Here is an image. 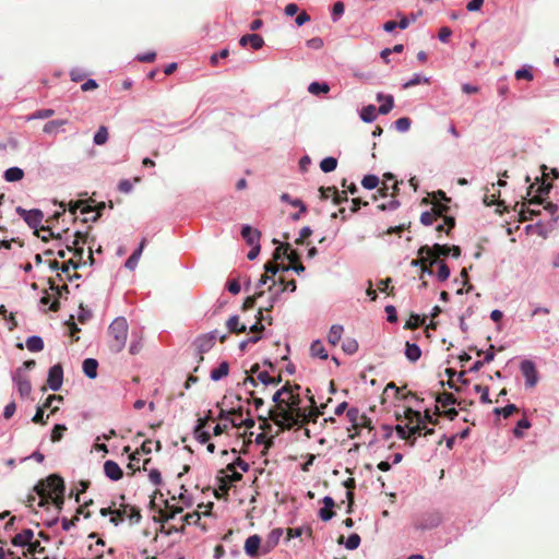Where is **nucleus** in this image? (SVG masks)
<instances>
[{
  "instance_id": "1",
  "label": "nucleus",
  "mask_w": 559,
  "mask_h": 559,
  "mask_svg": "<svg viewBox=\"0 0 559 559\" xmlns=\"http://www.w3.org/2000/svg\"><path fill=\"white\" fill-rule=\"evenodd\" d=\"M286 258L289 260V265L280 266L278 264L273 263V262H267L264 265L265 273L261 276L258 287L265 285L269 280H272V285L269 287V289L271 290L272 287L276 284V281L274 280V277L280 270L288 271V270L293 269L297 273L305 271V266L299 261V254L297 251L290 249Z\"/></svg>"
},
{
  "instance_id": "2",
  "label": "nucleus",
  "mask_w": 559,
  "mask_h": 559,
  "mask_svg": "<svg viewBox=\"0 0 559 559\" xmlns=\"http://www.w3.org/2000/svg\"><path fill=\"white\" fill-rule=\"evenodd\" d=\"M34 490L39 496L38 507L44 508L49 504V498L56 492L64 491L66 486L61 476L51 474L45 480L38 481Z\"/></svg>"
},
{
  "instance_id": "3",
  "label": "nucleus",
  "mask_w": 559,
  "mask_h": 559,
  "mask_svg": "<svg viewBox=\"0 0 559 559\" xmlns=\"http://www.w3.org/2000/svg\"><path fill=\"white\" fill-rule=\"evenodd\" d=\"M285 386H288L289 393L284 395V407H287L286 409L288 413H290L293 420H285V424H283V431L293 429L297 425V420L301 421L300 419L294 420V418L299 417L298 413L301 409V399L299 395L300 385H292L289 382H287Z\"/></svg>"
},
{
  "instance_id": "4",
  "label": "nucleus",
  "mask_w": 559,
  "mask_h": 559,
  "mask_svg": "<svg viewBox=\"0 0 559 559\" xmlns=\"http://www.w3.org/2000/svg\"><path fill=\"white\" fill-rule=\"evenodd\" d=\"M128 329V322L123 317H118L111 322L108 328V334L110 336L109 347L112 352L119 353L124 348Z\"/></svg>"
},
{
  "instance_id": "5",
  "label": "nucleus",
  "mask_w": 559,
  "mask_h": 559,
  "mask_svg": "<svg viewBox=\"0 0 559 559\" xmlns=\"http://www.w3.org/2000/svg\"><path fill=\"white\" fill-rule=\"evenodd\" d=\"M288 392V386H283L275 392L272 400L275 403V407L269 411V418L280 427L283 431V424L285 420H293L290 413L287 412V407H284V395Z\"/></svg>"
},
{
  "instance_id": "6",
  "label": "nucleus",
  "mask_w": 559,
  "mask_h": 559,
  "mask_svg": "<svg viewBox=\"0 0 559 559\" xmlns=\"http://www.w3.org/2000/svg\"><path fill=\"white\" fill-rule=\"evenodd\" d=\"M242 479V475L238 472H234L231 474H225L224 471H219L216 477L217 488L214 491V495L217 499L227 500L228 491L231 487L233 483L239 481Z\"/></svg>"
},
{
  "instance_id": "7",
  "label": "nucleus",
  "mask_w": 559,
  "mask_h": 559,
  "mask_svg": "<svg viewBox=\"0 0 559 559\" xmlns=\"http://www.w3.org/2000/svg\"><path fill=\"white\" fill-rule=\"evenodd\" d=\"M126 518L132 523H139L142 519L140 509L131 504L121 503L116 509L115 516H111L109 521L115 526H118Z\"/></svg>"
},
{
  "instance_id": "8",
  "label": "nucleus",
  "mask_w": 559,
  "mask_h": 559,
  "mask_svg": "<svg viewBox=\"0 0 559 559\" xmlns=\"http://www.w3.org/2000/svg\"><path fill=\"white\" fill-rule=\"evenodd\" d=\"M405 418L408 421L407 429L409 435V443L411 445H414L416 441L415 436L423 433V430L425 429V423H423V416L420 412L414 411L411 407L405 409Z\"/></svg>"
},
{
  "instance_id": "9",
  "label": "nucleus",
  "mask_w": 559,
  "mask_h": 559,
  "mask_svg": "<svg viewBox=\"0 0 559 559\" xmlns=\"http://www.w3.org/2000/svg\"><path fill=\"white\" fill-rule=\"evenodd\" d=\"M104 209H105L104 202H102L98 205H96L95 207H93L86 201L78 200L75 202L70 203L69 212L71 214H75L76 211L80 210L81 214H83V215H87L90 213L96 212L93 216L83 218V222H88V221L96 222L100 217V213Z\"/></svg>"
},
{
  "instance_id": "10",
  "label": "nucleus",
  "mask_w": 559,
  "mask_h": 559,
  "mask_svg": "<svg viewBox=\"0 0 559 559\" xmlns=\"http://www.w3.org/2000/svg\"><path fill=\"white\" fill-rule=\"evenodd\" d=\"M217 336L218 332L212 331L210 333L202 334L195 338L194 346L198 353L199 362L203 360V355L212 349Z\"/></svg>"
},
{
  "instance_id": "11",
  "label": "nucleus",
  "mask_w": 559,
  "mask_h": 559,
  "mask_svg": "<svg viewBox=\"0 0 559 559\" xmlns=\"http://www.w3.org/2000/svg\"><path fill=\"white\" fill-rule=\"evenodd\" d=\"M310 403H311V406H310L309 411L301 408L298 413L299 417L294 418V420H296V419L301 420V421L297 420L298 423L295 427L300 428L309 423H316L317 419L319 418V416L322 414V411L317 406L313 396L310 397Z\"/></svg>"
},
{
  "instance_id": "12",
  "label": "nucleus",
  "mask_w": 559,
  "mask_h": 559,
  "mask_svg": "<svg viewBox=\"0 0 559 559\" xmlns=\"http://www.w3.org/2000/svg\"><path fill=\"white\" fill-rule=\"evenodd\" d=\"M418 254H426L430 260V265H433L440 257L450 254V247L448 245L435 243L432 247L428 245L421 246L418 249Z\"/></svg>"
},
{
  "instance_id": "13",
  "label": "nucleus",
  "mask_w": 559,
  "mask_h": 559,
  "mask_svg": "<svg viewBox=\"0 0 559 559\" xmlns=\"http://www.w3.org/2000/svg\"><path fill=\"white\" fill-rule=\"evenodd\" d=\"M55 401L61 403L63 401V396L62 395H57V394L49 395L46 399L45 403L41 406L37 407L36 413H35V415L32 418V421L34 424H38V425H46L47 424V419L49 418V415H47L46 419L44 418L45 409L48 408V407H51V402H55Z\"/></svg>"
},
{
  "instance_id": "14",
  "label": "nucleus",
  "mask_w": 559,
  "mask_h": 559,
  "mask_svg": "<svg viewBox=\"0 0 559 559\" xmlns=\"http://www.w3.org/2000/svg\"><path fill=\"white\" fill-rule=\"evenodd\" d=\"M13 382L16 384L21 397L28 396L32 391L29 378L23 373L22 368H19L13 377Z\"/></svg>"
},
{
  "instance_id": "15",
  "label": "nucleus",
  "mask_w": 559,
  "mask_h": 559,
  "mask_svg": "<svg viewBox=\"0 0 559 559\" xmlns=\"http://www.w3.org/2000/svg\"><path fill=\"white\" fill-rule=\"evenodd\" d=\"M521 372L525 377L526 386L533 388L536 385L538 381V374L533 361L523 360L521 362Z\"/></svg>"
},
{
  "instance_id": "16",
  "label": "nucleus",
  "mask_w": 559,
  "mask_h": 559,
  "mask_svg": "<svg viewBox=\"0 0 559 559\" xmlns=\"http://www.w3.org/2000/svg\"><path fill=\"white\" fill-rule=\"evenodd\" d=\"M63 369L57 364L49 369L47 384L52 391H58L62 385Z\"/></svg>"
},
{
  "instance_id": "17",
  "label": "nucleus",
  "mask_w": 559,
  "mask_h": 559,
  "mask_svg": "<svg viewBox=\"0 0 559 559\" xmlns=\"http://www.w3.org/2000/svg\"><path fill=\"white\" fill-rule=\"evenodd\" d=\"M552 188L551 183H545V181L542 182V185L537 188V195H534L527 201V204L530 205H542L545 202V197H547L550 193V190Z\"/></svg>"
},
{
  "instance_id": "18",
  "label": "nucleus",
  "mask_w": 559,
  "mask_h": 559,
  "mask_svg": "<svg viewBox=\"0 0 559 559\" xmlns=\"http://www.w3.org/2000/svg\"><path fill=\"white\" fill-rule=\"evenodd\" d=\"M104 473L111 480H119L123 476L121 467L115 461H106L104 463Z\"/></svg>"
},
{
  "instance_id": "19",
  "label": "nucleus",
  "mask_w": 559,
  "mask_h": 559,
  "mask_svg": "<svg viewBox=\"0 0 559 559\" xmlns=\"http://www.w3.org/2000/svg\"><path fill=\"white\" fill-rule=\"evenodd\" d=\"M241 236L249 246L260 245L261 231L249 225L242 227Z\"/></svg>"
},
{
  "instance_id": "20",
  "label": "nucleus",
  "mask_w": 559,
  "mask_h": 559,
  "mask_svg": "<svg viewBox=\"0 0 559 559\" xmlns=\"http://www.w3.org/2000/svg\"><path fill=\"white\" fill-rule=\"evenodd\" d=\"M261 547V537L257 534L249 536L245 543V551L250 557H258Z\"/></svg>"
},
{
  "instance_id": "21",
  "label": "nucleus",
  "mask_w": 559,
  "mask_h": 559,
  "mask_svg": "<svg viewBox=\"0 0 559 559\" xmlns=\"http://www.w3.org/2000/svg\"><path fill=\"white\" fill-rule=\"evenodd\" d=\"M239 44L242 47L250 45L252 47V49L259 50L263 47L264 39L262 38V36L258 35V34H246L240 38Z\"/></svg>"
},
{
  "instance_id": "22",
  "label": "nucleus",
  "mask_w": 559,
  "mask_h": 559,
  "mask_svg": "<svg viewBox=\"0 0 559 559\" xmlns=\"http://www.w3.org/2000/svg\"><path fill=\"white\" fill-rule=\"evenodd\" d=\"M34 538V532L31 528H25L21 533L16 534L11 539V544L16 547L28 546Z\"/></svg>"
},
{
  "instance_id": "23",
  "label": "nucleus",
  "mask_w": 559,
  "mask_h": 559,
  "mask_svg": "<svg viewBox=\"0 0 559 559\" xmlns=\"http://www.w3.org/2000/svg\"><path fill=\"white\" fill-rule=\"evenodd\" d=\"M346 417L352 424V428L355 430V433L349 435V438L354 439L358 435V423L360 419L365 418V414H361L358 408L353 407L347 411Z\"/></svg>"
},
{
  "instance_id": "24",
  "label": "nucleus",
  "mask_w": 559,
  "mask_h": 559,
  "mask_svg": "<svg viewBox=\"0 0 559 559\" xmlns=\"http://www.w3.org/2000/svg\"><path fill=\"white\" fill-rule=\"evenodd\" d=\"M324 507L320 509L319 516L322 521H330L334 516L333 508L335 507V501L331 497H324L322 500Z\"/></svg>"
},
{
  "instance_id": "25",
  "label": "nucleus",
  "mask_w": 559,
  "mask_h": 559,
  "mask_svg": "<svg viewBox=\"0 0 559 559\" xmlns=\"http://www.w3.org/2000/svg\"><path fill=\"white\" fill-rule=\"evenodd\" d=\"M44 214L40 210H29L27 212L24 221L27 223V225L31 228H34L35 230L38 229L40 223L43 222Z\"/></svg>"
},
{
  "instance_id": "26",
  "label": "nucleus",
  "mask_w": 559,
  "mask_h": 559,
  "mask_svg": "<svg viewBox=\"0 0 559 559\" xmlns=\"http://www.w3.org/2000/svg\"><path fill=\"white\" fill-rule=\"evenodd\" d=\"M146 245V239H142V241L140 242V246L139 248L127 259L126 263H124V266L129 270H134L138 265V262H139V259L142 254V251L144 249Z\"/></svg>"
},
{
  "instance_id": "27",
  "label": "nucleus",
  "mask_w": 559,
  "mask_h": 559,
  "mask_svg": "<svg viewBox=\"0 0 559 559\" xmlns=\"http://www.w3.org/2000/svg\"><path fill=\"white\" fill-rule=\"evenodd\" d=\"M226 326H227L229 333H235V334L243 333L247 330L246 324L240 322V319L238 316L230 317L226 322Z\"/></svg>"
},
{
  "instance_id": "28",
  "label": "nucleus",
  "mask_w": 559,
  "mask_h": 559,
  "mask_svg": "<svg viewBox=\"0 0 559 559\" xmlns=\"http://www.w3.org/2000/svg\"><path fill=\"white\" fill-rule=\"evenodd\" d=\"M377 99L379 102H384L379 108H378V112L381 114V115H388L392 108H393V105H394V99H393V96L391 95H383L381 93H379L377 95Z\"/></svg>"
},
{
  "instance_id": "29",
  "label": "nucleus",
  "mask_w": 559,
  "mask_h": 559,
  "mask_svg": "<svg viewBox=\"0 0 559 559\" xmlns=\"http://www.w3.org/2000/svg\"><path fill=\"white\" fill-rule=\"evenodd\" d=\"M405 356L411 362H416L421 356V349L415 343L406 342Z\"/></svg>"
},
{
  "instance_id": "30",
  "label": "nucleus",
  "mask_w": 559,
  "mask_h": 559,
  "mask_svg": "<svg viewBox=\"0 0 559 559\" xmlns=\"http://www.w3.org/2000/svg\"><path fill=\"white\" fill-rule=\"evenodd\" d=\"M97 368H98V362L94 358H86L83 361V372L90 379H95L97 377Z\"/></svg>"
},
{
  "instance_id": "31",
  "label": "nucleus",
  "mask_w": 559,
  "mask_h": 559,
  "mask_svg": "<svg viewBox=\"0 0 559 559\" xmlns=\"http://www.w3.org/2000/svg\"><path fill=\"white\" fill-rule=\"evenodd\" d=\"M343 332H344V329L342 325H340V324L332 325L329 331V334H328V342L333 346L337 345L342 338Z\"/></svg>"
},
{
  "instance_id": "32",
  "label": "nucleus",
  "mask_w": 559,
  "mask_h": 559,
  "mask_svg": "<svg viewBox=\"0 0 559 559\" xmlns=\"http://www.w3.org/2000/svg\"><path fill=\"white\" fill-rule=\"evenodd\" d=\"M310 354L312 357H318L320 359H328L329 357L328 352L325 350L322 342L319 340L312 342L310 346Z\"/></svg>"
},
{
  "instance_id": "33",
  "label": "nucleus",
  "mask_w": 559,
  "mask_h": 559,
  "mask_svg": "<svg viewBox=\"0 0 559 559\" xmlns=\"http://www.w3.org/2000/svg\"><path fill=\"white\" fill-rule=\"evenodd\" d=\"M229 372V365L227 361H222L216 369L211 371V379L213 381H218L226 377Z\"/></svg>"
},
{
  "instance_id": "34",
  "label": "nucleus",
  "mask_w": 559,
  "mask_h": 559,
  "mask_svg": "<svg viewBox=\"0 0 559 559\" xmlns=\"http://www.w3.org/2000/svg\"><path fill=\"white\" fill-rule=\"evenodd\" d=\"M378 109L374 105L365 106L360 111V118L365 122H372L377 118Z\"/></svg>"
},
{
  "instance_id": "35",
  "label": "nucleus",
  "mask_w": 559,
  "mask_h": 559,
  "mask_svg": "<svg viewBox=\"0 0 559 559\" xmlns=\"http://www.w3.org/2000/svg\"><path fill=\"white\" fill-rule=\"evenodd\" d=\"M455 226V219L452 216H444L442 218V223L438 224L436 230L438 233L444 231L447 235H450L451 230Z\"/></svg>"
},
{
  "instance_id": "36",
  "label": "nucleus",
  "mask_w": 559,
  "mask_h": 559,
  "mask_svg": "<svg viewBox=\"0 0 559 559\" xmlns=\"http://www.w3.org/2000/svg\"><path fill=\"white\" fill-rule=\"evenodd\" d=\"M24 171L19 167H11L5 170L4 179L9 182H14L23 179Z\"/></svg>"
},
{
  "instance_id": "37",
  "label": "nucleus",
  "mask_w": 559,
  "mask_h": 559,
  "mask_svg": "<svg viewBox=\"0 0 559 559\" xmlns=\"http://www.w3.org/2000/svg\"><path fill=\"white\" fill-rule=\"evenodd\" d=\"M68 121L67 120H63V119H58V120H51V121H48L44 128H43V131L47 134H56L58 133L59 131V128L64 126Z\"/></svg>"
},
{
  "instance_id": "38",
  "label": "nucleus",
  "mask_w": 559,
  "mask_h": 559,
  "mask_svg": "<svg viewBox=\"0 0 559 559\" xmlns=\"http://www.w3.org/2000/svg\"><path fill=\"white\" fill-rule=\"evenodd\" d=\"M436 401L441 404L442 407H448L449 405L457 404L461 405V402H457L455 396L452 393L443 392L436 397Z\"/></svg>"
},
{
  "instance_id": "39",
  "label": "nucleus",
  "mask_w": 559,
  "mask_h": 559,
  "mask_svg": "<svg viewBox=\"0 0 559 559\" xmlns=\"http://www.w3.org/2000/svg\"><path fill=\"white\" fill-rule=\"evenodd\" d=\"M34 234H35L38 238H40L43 241H45V242H48L50 238H56V239H58V238H60V237H61V235H60V234H57V235H56V234L50 229V227H45V226H41L39 230H38V229H36V230L34 231Z\"/></svg>"
},
{
  "instance_id": "40",
  "label": "nucleus",
  "mask_w": 559,
  "mask_h": 559,
  "mask_svg": "<svg viewBox=\"0 0 559 559\" xmlns=\"http://www.w3.org/2000/svg\"><path fill=\"white\" fill-rule=\"evenodd\" d=\"M67 250L74 253V257L76 261L81 263V260L83 259L84 249L80 245V241L78 239H74L71 245H67Z\"/></svg>"
},
{
  "instance_id": "41",
  "label": "nucleus",
  "mask_w": 559,
  "mask_h": 559,
  "mask_svg": "<svg viewBox=\"0 0 559 559\" xmlns=\"http://www.w3.org/2000/svg\"><path fill=\"white\" fill-rule=\"evenodd\" d=\"M26 347L31 352H40L44 348V342L39 336H31L26 340Z\"/></svg>"
},
{
  "instance_id": "42",
  "label": "nucleus",
  "mask_w": 559,
  "mask_h": 559,
  "mask_svg": "<svg viewBox=\"0 0 559 559\" xmlns=\"http://www.w3.org/2000/svg\"><path fill=\"white\" fill-rule=\"evenodd\" d=\"M258 380L261 381L265 385H267V384L277 385L282 381V377L277 376L274 378V377H271L266 371H261L258 373Z\"/></svg>"
},
{
  "instance_id": "43",
  "label": "nucleus",
  "mask_w": 559,
  "mask_h": 559,
  "mask_svg": "<svg viewBox=\"0 0 559 559\" xmlns=\"http://www.w3.org/2000/svg\"><path fill=\"white\" fill-rule=\"evenodd\" d=\"M524 206H525V204H522V207L520 210V222H525V221L532 219L533 216H537L540 214L539 210L530 207L531 206L530 204L526 209H524Z\"/></svg>"
},
{
  "instance_id": "44",
  "label": "nucleus",
  "mask_w": 559,
  "mask_h": 559,
  "mask_svg": "<svg viewBox=\"0 0 559 559\" xmlns=\"http://www.w3.org/2000/svg\"><path fill=\"white\" fill-rule=\"evenodd\" d=\"M342 349L347 355H354L358 350V342L355 338L347 337L342 344Z\"/></svg>"
},
{
  "instance_id": "45",
  "label": "nucleus",
  "mask_w": 559,
  "mask_h": 559,
  "mask_svg": "<svg viewBox=\"0 0 559 559\" xmlns=\"http://www.w3.org/2000/svg\"><path fill=\"white\" fill-rule=\"evenodd\" d=\"M425 323V318H420L418 314H412L409 319L406 321L404 329L406 330H415L421 326Z\"/></svg>"
},
{
  "instance_id": "46",
  "label": "nucleus",
  "mask_w": 559,
  "mask_h": 559,
  "mask_svg": "<svg viewBox=\"0 0 559 559\" xmlns=\"http://www.w3.org/2000/svg\"><path fill=\"white\" fill-rule=\"evenodd\" d=\"M439 219L436 211H426L420 215V223L425 226H430Z\"/></svg>"
},
{
  "instance_id": "47",
  "label": "nucleus",
  "mask_w": 559,
  "mask_h": 559,
  "mask_svg": "<svg viewBox=\"0 0 559 559\" xmlns=\"http://www.w3.org/2000/svg\"><path fill=\"white\" fill-rule=\"evenodd\" d=\"M329 192H331L333 194V203L338 205V204H342L343 202H346L347 201V193L346 191H342L340 192L336 187H328V190Z\"/></svg>"
},
{
  "instance_id": "48",
  "label": "nucleus",
  "mask_w": 559,
  "mask_h": 559,
  "mask_svg": "<svg viewBox=\"0 0 559 559\" xmlns=\"http://www.w3.org/2000/svg\"><path fill=\"white\" fill-rule=\"evenodd\" d=\"M531 427V423L527 418H522L518 421L515 428L513 429V435L515 438H523L524 433H523V430L524 429H528Z\"/></svg>"
},
{
  "instance_id": "49",
  "label": "nucleus",
  "mask_w": 559,
  "mask_h": 559,
  "mask_svg": "<svg viewBox=\"0 0 559 559\" xmlns=\"http://www.w3.org/2000/svg\"><path fill=\"white\" fill-rule=\"evenodd\" d=\"M108 140V129L105 126H100L94 135V143L96 145H104Z\"/></svg>"
},
{
  "instance_id": "50",
  "label": "nucleus",
  "mask_w": 559,
  "mask_h": 559,
  "mask_svg": "<svg viewBox=\"0 0 559 559\" xmlns=\"http://www.w3.org/2000/svg\"><path fill=\"white\" fill-rule=\"evenodd\" d=\"M44 551L45 547H43L38 540L32 539L23 555L27 557L28 555L34 556L35 554H43Z\"/></svg>"
},
{
  "instance_id": "51",
  "label": "nucleus",
  "mask_w": 559,
  "mask_h": 559,
  "mask_svg": "<svg viewBox=\"0 0 559 559\" xmlns=\"http://www.w3.org/2000/svg\"><path fill=\"white\" fill-rule=\"evenodd\" d=\"M337 166V160L334 157H325L320 163V168L323 173H331L335 170Z\"/></svg>"
},
{
  "instance_id": "52",
  "label": "nucleus",
  "mask_w": 559,
  "mask_h": 559,
  "mask_svg": "<svg viewBox=\"0 0 559 559\" xmlns=\"http://www.w3.org/2000/svg\"><path fill=\"white\" fill-rule=\"evenodd\" d=\"M379 182V178L376 175H366L361 180L362 187L368 190L377 188Z\"/></svg>"
},
{
  "instance_id": "53",
  "label": "nucleus",
  "mask_w": 559,
  "mask_h": 559,
  "mask_svg": "<svg viewBox=\"0 0 559 559\" xmlns=\"http://www.w3.org/2000/svg\"><path fill=\"white\" fill-rule=\"evenodd\" d=\"M308 91L313 95H319L321 93H328L330 91V86L325 83L312 82L309 85Z\"/></svg>"
},
{
  "instance_id": "54",
  "label": "nucleus",
  "mask_w": 559,
  "mask_h": 559,
  "mask_svg": "<svg viewBox=\"0 0 559 559\" xmlns=\"http://www.w3.org/2000/svg\"><path fill=\"white\" fill-rule=\"evenodd\" d=\"M67 431L66 425L57 424L52 428L50 439L52 442H58L62 439L63 432Z\"/></svg>"
},
{
  "instance_id": "55",
  "label": "nucleus",
  "mask_w": 559,
  "mask_h": 559,
  "mask_svg": "<svg viewBox=\"0 0 559 559\" xmlns=\"http://www.w3.org/2000/svg\"><path fill=\"white\" fill-rule=\"evenodd\" d=\"M345 487L348 489L346 491V497L348 499V510L347 512H352V506L354 503V493L353 491L350 490L352 488H354L355 486V480L353 478H348L345 483H344Z\"/></svg>"
},
{
  "instance_id": "56",
  "label": "nucleus",
  "mask_w": 559,
  "mask_h": 559,
  "mask_svg": "<svg viewBox=\"0 0 559 559\" xmlns=\"http://www.w3.org/2000/svg\"><path fill=\"white\" fill-rule=\"evenodd\" d=\"M49 503H53L58 512H60L64 504V491H61V493L56 492L55 495L49 498Z\"/></svg>"
},
{
  "instance_id": "57",
  "label": "nucleus",
  "mask_w": 559,
  "mask_h": 559,
  "mask_svg": "<svg viewBox=\"0 0 559 559\" xmlns=\"http://www.w3.org/2000/svg\"><path fill=\"white\" fill-rule=\"evenodd\" d=\"M281 200L284 202L290 203L295 207H299L301 213H305L307 211V207L301 200H298V199L290 200V197L288 193H283L281 195Z\"/></svg>"
},
{
  "instance_id": "58",
  "label": "nucleus",
  "mask_w": 559,
  "mask_h": 559,
  "mask_svg": "<svg viewBox=\"0 0 559 559\" xmlns=\"http://www.w3.org/2000/svg\"><path fill=\"white\" fill-rule=\"evenodd\" d=\"M290 250V245L288 242L278 246L273 253V260L274 262L280 260L283 255L287 257L288 252Z\"/></svg>"
},
{
  "instance_id": "59",
  "label": "nucleus",
  "mask_w": 559,
  "mask_h": 559,
  "mask_svg": "<svg viewBox=\"0 0 559 559\" xmlns=\"http://www.w3.org/2000/svg\"><path fill=\"white\" fill-rule=\"evenodd\" d=\"M474 389H475V391L477 393H480V401H481V403H484V404L491 403V400L489 399V389H488V386H485V385H481V384H476Z\"/></svg>"
},
{
  "instance_id": "60",
  "label": "nucleus",
  "mask_w": 559,
  "mask_h": 559,
  "mask_svg": "<svg viewBox=\"0 0 559 559\" xmlns=\"http://www.w3.org/2000/svg\"><path fill=\"white\" fill-rule=\"evenodd\" d=\"M263 319H264V316H263L262 309H260L258 312V320L252 326H250V332H252L254 334L262 333L265 329L264 325L262 324Z\"/></svg>"
},
{
  "instance_id": "61",
  "label": "nucleus",
  "mask_w": 559,
  "mask_h": 559,
  "mask_svg": "<svg viewBox=\"0 0 559 559\" xmlns=\"http://www.w3.org/2000/svg\"><path fill=\"white\" fill-rule=\"evenodd\" d=\"M411 124H412V121L409 118L407 117H402V118H399L396 121H395V128L397 131L400 132H406L409 130L411 128Z\"/></svg>"
},
{
  "instance_id": "62",
  "label": "nucleus",
  "mask_w": 559,
  "mask_h": 559,
  "mask_svg": "<svg viewBox=\"0 0 559 559\" xmlns=\"http://www.w3.org/2000/svg\"><path fill=\"white\" fill-rule=\"evenodd\" d=\"M360 545V536L356 533L349 535V537L347 538L346 543H345V547L349 550H355L359 547Z\"/></svg>"
},
{
  "instance_id": "63",
  "label": "nucleus",
  "mask_w": 559,
  "mask_h": 559,
  "mask_svg": "<svg viewBox=\"0 0 559 559\" xmlns=\"http://www.w3.org/2000/svg\"><path fill=\"white\" fill-rule=\"evenodd\" d=\"M496 414H501L504 418L510 417L513 413L518 412V407L514 404H509L501 408H495Z\"/></svg>"
},
{
  "instance_id": "64",
  "label": "nucleus",
  "mask_w": 559,
  "mask_h": 559,
  "mask_svg": "<svg viewBox=\"0 0 559 559\" xmlns=\"http://www.w3.org/2000/svg\"><path fill=\"white\" fill-rule=\"evenodd\" d=\"M449 276H450L449 266L444 262H441L439 264L438 272H437L438 280L443 282V281H447L449 278Z\"/></svg>"
}]
</instances>
